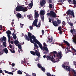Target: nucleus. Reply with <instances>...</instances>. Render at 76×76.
Returning <instances> with one entry per match:
<instances>
[{
	"instance_id": "nucleus-14",
	"label": "nucleus",
	"mask_w": 76,
	"mask_h": 76,
	"mask_svg": "<svg viewBox=\"0 0 76 76\" xmlns=\"http://www.w3.org/2000/svg\"><path fill=\"white\" fill-rule=\"evenodd\" d=\"M16 16L18 18V20L19 19V18H22V15H21L20 13H18L16 15Z\"/></svg>"
},
{
	"instance_id": "nucleus-47",
	"label": "nucleus",
	"mask_w": 76,
	"mask_h": 76,
	"mask_svg": "<svg viewBox=\"0 0 76 76\" xmlns=\"http://www.w3.org/2000/svg\"><path fill=\"white\" fill-rule=\"evenodd\" d=\"M59 2H61V3H63V2H64V0H59Z\"/></svg>"
},
{
	"instance_id": "nucleus-32",
	"label": "nucleus",
	"mask_w": 76,
	"mask_h": 76,
	"mask_svg": "<svg viewBox=\"0 0 76 76\" xmlns=\"http://www.w3.org/2000/svg\"><path fill=\"white\" fill-rule=\"evenodd\" d=\"M18 47L19 49L20 50H22V45H20L19 44H18Z\"/></svg>"
},
{
	"instance_id": "nucleus-49",
	"label": "nucleus",
	"mask_w": 76,
	"mask_h": 76,
	"mask_svg": "<svg viewBox=\"0 0 76 76\" xmlns=\"http://www.w3.org/2000/svg\"><path fill=\"white\" fill-rule=\"evenodd\" d=\"M60 46H61V47H62V48H63V49H64V48H65L64 47V46H63V45H62L61 44H60Z\"/></svg>"
},
{
	"instance_id": "nucleus-17",
	"label": "nucleus",
	"mask_w": 76,
	"mask_h": 76,
	"mask_svg": "<svg viewBox=\"0 0 76 76\" xmlns=\"http://www.w3.org/2000/svg\"><path fill=\"white\" fill-rule=\"evenodd\" d=\"M27 17L29 19H30L31 20H32L33 19V16H32V15L30 14L29 15H27Z\"/></svg>"
},
{
	"instance_id": "nucleus-39",
	"label": "nucleus",
	"mask_w": 76,
	"mask_h": 76,
	"mask_svg": "<svg viewBox=\"0 0 76 76\" xmlns=\"http://www.w3.org/2000/svg\"><path fill=\"white\" fill-rule=\"evenodd\" d=\"M41 69L42 70L43 72H45V68H44L42 66L41 67Z\"/></svg>"
},
{
	"instance_id": "nucleus-60",
	"label": "nucleus",
	"mask_w": 76,
	"mask_h": 76,
	"mask_svg": "<svg viewBox=\"0 0 76 76\" xmlns=\"http://www.w3.org/2000/svg\"><path fill=\"white\" fill-rule=\"evenodd\" d=\"M71 15H72V16L74 18H75V15H74V12H73V13H72Z\"/></svg>"
},
{
	"instance_id": "nucleus-20",
	"label": "nucleus",
	"mask_w": 76,
	"mask_h": 76,
	"mask_svg": "<svg viewBox=\"0 0 76 76\" xmlns=\"http://www.w3.org/2000/svg\"><path fill=\"white\" fill-rule=\"evenodd\" d=\"M68 63H67V62H65L64 64H62V67L63 68H64V67H63L64 66H65H65H68Z\"/></svg>"
},
{
	"instance_id": "nucleus-56",
	"label": "nucleus",
	"mask_w": 76,
	"mask_h": 76,
	"mask_svg": "<svg viewBox=\"0 0 76 76\" xmlns=\"http://www.w3.org/2000/svg\"><path fill=\"white\" fill-rule=\"evenodd\" d=\"M73 63L74 64L75 66H76V61H74Z\"/></svg>"
},
{
	"instance_id": "nucleus-58",
	"label": "nucleus",
	"mask_w": 76,
	"mask_h": 76,
	"mask_svg": "<svg viewBox=\"0 0 76 76\" xmlns=\"http://www.w3.org/2000/svg\"><path fill=\"white\" fill-rule=\"evenodd\" d=\"M20 25L21 26V28H23V27L22 26H23L24 25L23 24L20 23Z\"/></svg>"
},
{
	"instance_id": "nucleus-55",
	"label": "nucleus",
	"mask_w": 76,
	"mask_h": 76,
	"mask_svg": "<svg viewBox=\"0 0 76 76\" xmlns=\"http://www.w3.org/2000/svg\"><path fill=\"white\" fill-rule=\"evenodd\" d=\"M62 24L63 25L65 26L66 25V23H65V22L63 21L62 23Z\"/></svg>"
},
{
	"instance_id": "nucleus-13",
	"label": "nucleus",
	"mask_w": 76,
	"mask_h": 76,
	"mask_svg": "<svg viewBox=\"0 0 76 76\" xmlns=\"http://www.w3.org/2000/svg\"><path fill=\"white\" fill-rule=\"evenodd\" d=\"M31 3L29 4V7L28 9H31L32 7V6H33V4L34 3H33V1H31Z\"/></svg>"
},
{
	"instance_id": "nucleus-23",
	"label": "nucleus",
	"mask_w": 76,
	"mask_h": 76,
	"mask_svg": "<svg viewBox=\"0 0 76 76\" xmlns=\"http://www.w3.org/2000/svg\"><path fill=\"white\" fill-rule=\"evenodd\" d=\"M6 34H7V36H9V35H10L11 34V31H10L8 30L6 32Z\"/></svg>"
},
{
	"instance_id": "nucleus-48",
	"label": "nucleus",
	"mask_w": 76,
	"mask_h": 76,
	"mask_svg": "<svg viewBox=\"0 0 76 76\" xmlns=\"http://www.w3.org/2000/svg\"><path fill=\"white\" fill-rule=\"evenodd\" d=\"M51 19H50V18H49V22H50V23H51Z\"/></svg>"
},
{
	"instance_id": "nucleus-53",
	"label": "nucleus",
	"mask_w": 76,
	"mask_h": 76,
	"mask_svg": "<svg viewBox=\"0 0 76 76\" xmlns=\"http://www.w3.org/2000/svg\"><path fill=\"white\" fill-rule=\"evenodd\" d=\"M9 44L10 48H12V45H11V44L10 43Z\"/></svg>"
},
{
	"instance_id": "nucleus-30",
	"label": "nucleus",
	"mask_w": 76,
	"mask_h": 76,
	"mask_svg": "<svg viewBox=\"0 0 76 76\" xmlns=\"http://www.w3.org/2000/svg\"><path fill=\"white\" fill-rule=\"evenodd\" d=\"M37 66L39 67V69H41V67H42V66L41 65L39 64H37Z\"/></svg>"
},
{
	"instance_id": "nucleus-27",
	"label": "nucleus",
	"mask_w": 76,
	"mask_h": 76,
	"mask_svg": "<svg viewBox=\"0 0 76 76\" xmlns=\"http://www.w3.org/2000/svg\"><path fill=\"white\" fill-rule=\"evenodd\" d=\"M17 74L18 75H22V71L19 70L17 71Z\"/></svg>"
},
{
	"instance_id": "nucleus-19",
	"label": "nucleus",
	"mask_w": 76,
	"mask_h": 76,
	"mask_svg": "<svg viewBox=\"0 0 76 76\" xmlns=\"http://www.w3.org/2000/svg\"><path fill=\"white\" fill-rule=\"evenodd\" d=\"M35 18H37L39 17V14H38V12H35Z\"/></svg>"
},
{
	"instance_id": "nucleus-50",
	"label": "nucleus",
	"mask_w": 76,
	"mask_h": 76,
	"mask_svg": "<svg viewBox=\"0 0 76 76\" xmlns=\"http://www.w3.org/2000/svg\"><path fill=\"white\" fill-rule=\"evenodd\" d=\"M72 50L74 51V53H76V49H74V48H72Z\"/></svg>"
},
{
	"instance_id": "nucleus-51",
	"label": "nucleus",
	"mask_w": 76,
	"mask_h": 76,
	"mask_svg": "<svg viewBox=\"0 0 76 76\" xmlns=\"http://www.w3.org/2000/svg\"><path fill=\"white\" fill-rule=\"evenodd\" d=\"M41 19L42 21H44V16L42 17V18H41Z\"/></svg>"
},
{
	"instance_id": "nucleus-10",
	"label": "nucleus",
	"mask_w": 76,
	"mask_h": 76,
	"mask_svg": "<svg viewBox=\"0 0 76 76\" xmlns=\"http://www.w3.org/2000/svg\"><path fill=\"white\" fill-rule=\"evenodd\" d=\"M35 43H36V44H37L39 45V47H40L41 50H42V44H41L40 43V42H39V41H38V40H37Z\"/></svg>"
},
{
	"instance_id": "nucleus-16",
	"label": "nucleus",
	"mask_w": 76,
	"mask_h": 76,
	"mask_svg": "<svg viewBox=\"0 0 76 76\" xmlns=\"http://www.w3.org/2000/svg\"><path fill=\"white\" fill-rule=\"evenodd\" d=\"M63 41H64L63 42H64V43H65V44H66L68 47H70V44H69V42H68L64 40Z\"/></svg>"
},
{
	"instance_id": "nucleus-35",
	"label": "nucleus",
	"mask_w": 76,
	"mask_h": 76,
	"mask_svg": "<svg viewBox=\"0 0 76 76\" xmlns=\"http://www.w3.org/2000/svg\"><path fill=\"white\" fill-rule=\"evenodd\" d=\"M5 44H6V43L4 42L3 43V45L4 47H6L7 46Z\"/></svg>"
},
{
	"instance_id": "nucleus-54",
	"label": "nucleus",
	"mask_w": 76,
	"mask_h": 76,
	"mask_svg": "<svg viewBox=\"0 0 76 76\" xmlns=\"http://www.w3.org/2000/svg\"><path fill=\"white\" fill-rule=\"evenodd\" d=\"M53 54H57V52L56 51H54L53 52H52Z\"/></svg>"
},
{
	"instance_id": "nucleus-38",
	"label": "nucleus",
	"mask_w": 76,
	"mask_h": 76,
	"mask_svg": "<svg viewBox=\"0 0 76 76\" xmlns=\"http://www.w3.org/2000/svg\"><path fill=\"white\" fill-rule=\"evenodd\" d=\"M72 15H69V17L68 18L69 20H70V18L71 19H72V18H73V17L72 16Z\"/></svg>"
},
{
	"instance_id": "nucleus-57",
	"label": "nucleus",
	"mask_w": 76,
	"mask_h": 76,
	"mask_svg": "<svg viewBox=\"0 0 76 76\" xmlns=\"http://www.w3.org/2000/svg\"><path fill=\"white\" fill-rule=\"evenodd\" d=\"M70 32H71V33H72V34H73V29L72 30V28H71V30H70Z\"/></svg>"
},
{
	"instance_id": "nucleus-37",
	"label": "nucleus",
	"mask_w": 76,
	"mask_h": 76,
	"mask_svg": "<svg viewBox=\"0 0 76 76\" xmlns=\"http://www.w3.org/2000/svg\"><path fill=\"white\" fill-rule=\"evenodd\" d=\"M49 41H50V42H52L53 41V37H51V38H50L49 39Z\"/></svg>"
},
{
	"instance_id": "nucleus-46",
	"label": "nucleus",
	"mask_w": 76,
	"mask_h": 76,
	"mask_svg": "<svg viewBox=\"0 0 76 76\" xmlns=\"http://www.w3.org/2000/svg\"><path fill=\"white\" fill-rule=\"evenodd\" d=\"M42 35H44V30H42Z\"/></svg>"
},
{
	"instance_id": "nucleus-21",
	"label": "nucleus",
	"mask_w": 76,
	"mask_h": 76,
	"mask_svg": "<svg viewBox=\"0 0 76 76\" xmlns=\"http://www.w3.org/2000/svg\"><path fill=\"white\" fill-rule=\"evenodd\" d=\"M12 35L13 37V38L14 39H16L17 38L16 35L15 34V33H13Z\"/></svg>"
},
{
	"instance_id": "nucleus-62",
	"label": "nucleus",
	"mask_w": 76,
	"mask_h": 76,
	"mask_svg": "<svg viewBox=\"0 0 76 76\" xmlns=\"http://www.w3.org/2000/svg\"><path fill=\"white\" fill-rule=\"evenodd\" d=\"M33 76H36V74L32 73Z\"/></svg>"
},
{
	"instance_id": "nucleus-26",
	"label": "nucleus",
	"mask_w": 76,
	"mask_h": 76,
	"mask_svg": "<svg viewBox=\"0 0 76 76\" xmlns=\"http://www.w3.org/2000/svg\"><path fill=\"white\" fill-rule=\"evenodd\" d=\"M71 71H72L73 73H74L73 76H76V72L74 70V69H72L71 70Z\"/></svg>"
},
{
	"instance_id": "nucleus-2",
	"label": "nucleus",
	"mask_w": 76,
	"mask_h": 76,
	"mask_svg": "<svg viewBox=\"0 0 76 76\" xmlns=\"http://www.w3.org/2000/svg\"><path fill=\"white\" fill-rule=\"evenodd\" d=\"M34 51H35L34 52L33 51H31L30 53L33 56H36H36H38L37 58L36 59V60H35L37 61L39 59V57H41V55H40V53H39V52L38 50H36V49H35V50H34Z\"/></svg>"
},
{
	"instance_id": "nucleus-61",
	"label": "nucleus",
	"mask_w": 76,
	"mask_h": 76,
	"mask_svg": "<svg viewBox=\"0 0 76 76\" xmlns=\"http://www.w3.org/2000/svg\"><path fill=\"white\" fill-rule=\"evenodd\" d=\"M43 45L45 47H46L47 46V45H46V43H43Z\"/></svg>"
},
{
	"instance_id": "nucleus-28",
	"label": "nucleus",
	"mask_w": 76,
	"mask_h": 76,
	"mask_svg": "<svg viewBox=\"0 0 76 76\" xmlns=\"http://www.w3.org/2000/svg\"><path fill=\"white\" fill-rule=\"evenodd\" d=\"M8 37V42H10V39H12V38L13 37H11L10 35H9V36Z\"/></svg>"
},
{
	"instance_id": "nucleus-25",
	"label": "nucleus",
	"mask_w": 76,
	"mask_h": 76,
	"mask_svg": "<svg viewBox=\"0 0 76 76\" xmlns=\"http://www.w3.org/2000/svg\"><path fill=\"white\" fill-rule=\"evenodd\" d=\"M13 49H12V50H13L12 51V49H10V51L12 53H15V47H13Z\"/></svg>"
},
{
	"instance_id": "nucleus-9",
	"label": "nucleus",
	"mask_w": 76,
	"mask_h": 76,
	"mask_svg": "<svg viewBox=\"0 0 76 76\" xmlns=\"http://www.w3.org/2000/svg\"><path fill=\"white\" fill-rule=\"evenodd\" d=\"M42 50H45V51H46V52H44V53L45 54H48V52H49V50H48V49L47 47L44 46L43 47Z\"/></svg>"
},
{
	"instance_id": "nucleus-11",
	"label": "nucleus",
	"mask_w": 76,
	"mask_h": 76,
	"mask_svg": "<svg viewBox=\"0 0 76 76\" xmlns=\"http://www.w3.org/2000/svg\"><path fill=\"white\" fill-rule=\"evenodd\" d=\"M72 13H73V11H71L70 10H69L67 11L66 12V14L68 15H71Z\"/></svg>"
},
{
	"instance_id": "nucleus-31",
	"label": "nucleus",
	"mask_w": 76,
	"mask_h": 76,
	"mask_svg": "<svg viewBox=\"0 0 76 76\" xmlns=\"http://www.w3.org/2000/svg\"><path fill=\"white\" fill-rule=\"evenodd\" d=\"M14 42L15 45H16V44H19V41L18 40L14 41Z\"/></svg>"
},
{
	"instance_id": "nucleus-42",
	"label": "nucleus",
	"mask_w": 76,
	"mask_h": 76,
	"mask_svg": "<svg viewBox=\"0 0 76 76\" xmlns=\"http://www.w3.org/2000/svg\"><path fill=\"white\" fill-rule=\"evenodd\" d=\"M12 69L13 70L12 71V72H15L16 70H17V69H14V68H12Z\"/></svg>"
},
{
	"instance_id": "nucleus-59",
	"label": "nucleus",
	"mask_w": 76,
	"mask_h": 76,
	"mask_svg": "<svg viewBox=\"0 0 76 76\" xmlns=\"http://www.w3.org/2000/svg\"><path fill=\"white\" fill-rule=\"evenodd\" d=\"M49 3H51L52 1H53V0H49Z\"/></svg>"
},
{
	"instance_id": "nucleus-4",
	"label": "nucleus",
	"mask_w": 76,
	"mask_h": 76,
	"mask_svg": "<svg viewBox=\"0 0 76 76\" xmlns=\"http://www.w3.org/2000/svg\"><path fill=\"white\" fill-rule=\"evenodd\" d=\"M37 22H38V19H36L34 20L33 23L32 25H34L35 26H36V28L40 27L41 26V22H39L38 25Z\"/></svg>"
},
{
	"instance_id": "nucleus-33",
	"label": "nucleus",
	"mask_w": 76,
	"mask_h": 76,
	"mask_svg": "<svg viewBox=\"0 0 76 76\" xmlns=\"http://www.w3.org/2000/svg\"><path fill=\"white\" fill-rule=\"evenodd\" d=\"M23 63H26V61H25V58L24 59V61H23V60H22L21 62V64H23Z\"/></svg>"
},
{
	"instance_id": "nucleus-44",
	"label": "nucleus",
	"mask_w": 76,
	"mask_h": 76,
	"mask_svg": "<svg viewBox=\"0 0 76 76\" xmlns=\"http://www.w3.org/2000/svg\"><path fill=\"white\" fill-rule=\"evenodd\" d=\"M73 1L74 4H76V1L75 0H73Z\"/></svg>"
},
{
	"instance_id": "nucleus-12",
	"label": "nucleus",
	"mask_w": 76,
	"mask_h": 76,
	"mask_svg": "<svg viewBox=\"0 0 76 76\" xmlns=\"http://www.w3.org/2000/svg\"><path fill=\"white\" fill-rule=\"evenodd\" d=\"M40 4L41 6H43L45 4V0H42V1L40 2Z\"/></svg>"
},
{
	"instance_id": "nucleus-3",
	"label": "nucleus",
	"mask_w": 76,
	"mask_h": 76,
	"mask_svg": "<svg viewBox=\"0 0 76 76\" xmlns=\"http://www.w3.org/2000/svg\"><path fill=\"white\" fill-rule=\"evenodd\" d=\"M15 10L17 12H20V11H23L25 12L28 10L27 7H23L22 6H18L15 8Z\"/></svg>"
},
{
	"instance_id": "nucleus-8",
	"label": "nucleus",
	"mask_w": 76,
	"mask_h": 76,
	"mask_svg": "<svg viewBox=\"0 0 76 76\" xmlns=\"http://www.w3.org/2000/svg\"><path fill=\"white\" fill-rule=\"evenodd\" d=\"M58 55L57 54L56 56L57 57H58L59 58V59H61V57H63V53L61 51L58 52Z\"/></svg>"
},
{
	"instance_id": "nucleus-22",
	"label": "nucleus",
	"mask_w": 76,
	"mask_h": 76,
	"mask_svg": "<svg viewBox=\"0 0 76 76\" xmlns=\"http://www.w3.org/2000/svg\"><path fill=\"white\" fill-rule=\"evenodd\" d=\"M2 51H4L6 54L8 53V50H7V49L6 48H5V49H4L2 50Z\"/></svg>"
},
{
	"instance_id": "nucleus-36",
	"label": "nucleus",
	"mask_w": 76,
	"mask_h": 76,
	"mask_svg": "<svg viewBox=\"0 0 76 76\" xmlns=\"http://www.w3.org/2000/svg\"><path fill=\"white\" fill-rule=\"evenodd\" d=\"M33 26H34V25H32V26H29V28L31 30H32L33 29Z\"/></svg>"
},
{
	"instance_id": "nucleus-34",
	"label": "nucleus",
	"mask_w": 76,
	"mask_h": 76,
	"mask_svg": "<svg viewBox=\"0 0 76 76\" xmlns=\"http://www.w3.org/2000/svg\"><path fill=\"white\" fill-rule=\"evenodd\" d=\"M56 22L58 23V24H60L61 23V20H57Z\"/></svg>"
},
{
	"instance_id": "nucleus-64",
	"label": "nucleus",
	"mask_w": 76,
	"mask_h": 76,
	"mask_svg": "<svg viewBox=\"0 0 76 76\" xmlns=\"http://www.w3.org/2000/svg\"><path fill=\"white\" fill-rule=\"evenodd\" d=\"M15 65V64L13 63H12V66H14Z\"/></svg>"
},
{
	"instance_id": "nucleus-40",
	"label": "nucleus",
	"mask_w": 76,
	"mask_h": 76,
	"mask_svg": "<svg viewBox=\"0 0 76 76\" xmlns=\"http://www.w3.org/2000/svg\"><path fill=\"white\" fill-rule=\"evenodd\" d=\"M73 33L74 34H76V31L75 30V29H73Z\"/></svg>"
},
{
	"instance_id": "nucleus-52",
	"label": "nucleus",
	"mask_w": 76,
	"mask_h": 76,
	"mask_svg": "<svg viewBox=\"0 0 76 76\" xmlns=\"http://www.w3.org/2000/svg\"><path fill=\"white\" fill-rule=\"evenodd\" d=\"M69 50H67V53H69V52H71L72 53V51L70 50V48H69Z\"/></svg>"
},
{
	"instance_id": "nucleus-63",
	"label": "nucleus",
	"mask_w": 76,
	"mask_h": 76,
	"mask_svg": "<svg viewBox=\"0 0 76 76\" xmlns=\"http://www.w3.org/2000/svg\"><path fill=\"white\" fill-rule=\"evenodd\" d=\"M14 24V23L13 22L11 23V24L12 25V26H13V24Z\"/></svg>"
},
{
	"instance_id": "nucleus-29",
	"label": "nucleus",
	"mask_w": 76,
	"mask_h": 76,
	"mask_svg": "<svg viewBox=\"0 0 76 76\" xmlns=\"http://www.w3.org/2000/svg\"><path fill=\"white\" fill-rule=\"evenodd\" d=\"M2 40L4 41H6V37H5L4 36H3Z\"/></svg>"
},
{
	"instance_id": "nucleus-43",
	"label": "nucleus",
	"mask_w": 76,
	"mask_h": 76,
	"mask_svg": "<svg viewBox=\"0 0 76 76\" xmlns=\"http://www.w3.org/2000/svg\"><path fill=\"white\" fill-rule=\"evenodd\" d=\"M49 8L51 9V8H53V7H52V4H49Z\"/></svg>"
},
{
	"instance_id": "nucleus-41",
	"label": "nucleus",
	"mask_w": 76,
	"mask_h": 76,
	"mask_svg": "<svg viewBox=\"0 0 76 76\" xmlns=\"http://www.w3.org/2000/svg\"><path fill=\"white\" fill-rule=\"evenodd\" d=\"M61 27L60 26L58 27V31H61Z\"/></svg>"
},
{
	"instance_id": "nucleus-24",
	"label": "nucleus",
	"mask_w": 76,
	"mask_h": 76,
	"mask_svg": "<svg viewBox=\"0 0 76 76\" xmlns=\"http://www.w3.org/2000/svg\"><path fill=\"white\" fill-rule=\"evenodd\" d=\"M44 12V10H42L40 11V14L41 15H44L45 14V13Z\"/></svg>"
},
{
	"instance_id": "nucleus-18",
	"label": "nucleus",
	"mask_w": 76,
	"mask_h": 76,
	"mask_svg": "<svg viewBox=\"0 0 76 76\" xmlns=\"http://www.w3.org/2000/svg\"><path fill=\"white\" fill-rule=\"evenodd\" d=\"M5 73H7V74H9V75H13V73L12 72H9V71H6V70H4Z\"/></svg>"
},
{
	"instance_id": "nucleus-6",
	"label": "nucleus",
	"mask_w": 76,
	"mask_h": 76,
	"mask_svg": "<svg viewBox=\"0 0 76 76\" xmlns=\"http://www.w3.org/2000/svg\"><path fill=\"white\" fill-rule=\"evenodd\" d=\"M46 58L48 60L51 61L53 63H56V60L54 58L53 56H52V57H51L49 56H48L46 57Z\"/></svg>"
},
{
	"instance_id": "nucleus-45",
	"label": "nucleus",
	"mask_w": 76,
	"mask_h": 76,
	"mask_svg": "<svg viewBox=\"0 0 76 76\" xmlns=\"http://www.w3.org/2000/svg\"><path fill=\"white\" fill-rule=\"evenodd\" d=\"M69 24L70 26H73V23H69Z\"/></svg>"
},
{
	"instance_id": "nucleus-7",
	"label": "nucleus",
	"mask_w": 76,
	"mask_h": 76,
	"mask_svg": "<svg viewBox=\"0 0 76 76\" xmlns=\"http://www.w3.org/2000/svg\"><path fill=\"white\" fill-rule=\"evenodd\" d=\"M64 67V69L66 70V71H67V72H69V74H70V70H71L72 69H71V68L70 67H69V66H63Z\"/></svg>"
},
{
	"instance_id": "nucleus-1",
	"label": "nucleus",
	"mask_w": 76,
	"mask_h": 76,
	"mask_svg": "<svg viewBox=\"0 0 76 76\" xmlns=\"http://www.w3.org/2000/svg\"><path fill=\"white\" fill-rule=\"evenodd\" d=\"M32 35V34L31 33L28 32V36L26 35H25V39L27 41H30L31 42L34 44V50H35L36 49V48H38V46L35 43L36 41H37V39H36V37L34 35ZM35 42V43H34Z\"/></svg>"
},
{
	"instance_id": "nucleus-5",
	"label": "nucleus",
	"mask_w": 76,
	"mask_h": 76,
	"mask_svg": "<svg viewBox=\"0 0 76 76\" xmlns=\"http://www.w3.org/2000/svg\"><path fill=\"white\" fill-rule=\"evenodd\" d=\"M47 15L50 16V17H52V18H56V14L52 10L51 11L50 13H47Z\"/></svg>"
},
{
	"instance_id": "nucleus-15",
	"label": "nucleus",
	"mask_w": 76,
	"mask_h": 76,
	"mask_svg": "<svg viewBox=\"0 0 76 76\" xmlns=\"http://www.w3.org/2000/svg\"><path fill=\"white\" fill-rule=\"evenodd\" d=\"M52 23L54 26H55L56 27L58 26V25L56 21L53 22Z\"/></svg>"
}]
</instances>
